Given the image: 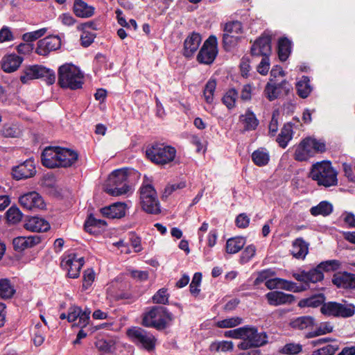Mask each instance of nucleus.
<instances>
[{"label": "nucleus", "instance_id": "nucleus-40", "mask_svg": "<svg viewBox=\"0 0 355 355\" xmlns=\"http://www.w3.org/2000/svg\"><path fill=\"white\" fill-rule=\"evenodd\" d=\"M291 52V42L287 38H282L278 42V55L281 61L288 59Z\"/></svg>", "mask_w": 355, "mask_h": 355}, {"label": "nucleus", "instance_id": "nucleus-48", "mask_svg": "<svg viewBox=\"0 0 355 355\" xmlns=\"http://www.w3.org/2000/svg\"><path fill=\"white\" fill-rule=\"evenodd\" d=\"M242 322L243 319L241 318L235 316L219 320L216 325L219 328H232L241 324Z\"/></svg>", "mask_w": 355, "mask_h": 355}, {"label": "nucleus", "instance_id": "nucleus-26", "mask_svg": "<svg viewBox=\"0 0 355 355\" xmlns=\"http://www.w3.org/2000/svg\"><path fill=\"white\" fill-rule=\"evenodd\" d=\"M332 282L334 284L340 288L355 289V275L343 272L334 276Z\"/></svg>", "mask_w": 355, "mask_h": 355}, {"label": "nucleus", "instance_id": "nucleus-50", "mask_svg": "<svg viewBox=\"0 0 355 355\" xmlns=\"http://www.w3.org/2000/svg\"><path fill=\"white\" fill-rule=\"evenodd\" d=\"M46 31V28H42L35 31L26 33L22 35V40L25 42H32L44 35Z\"/></svg>", "mask_w": 355, "mask_h": 355}, {"label": "nucleus", "instance_id": "nucleus-29", "mask_svg": "<svg viewBox=\"0 0 355 355\" xmlns=\"http://www.w3.org/2000/svg\"><path fill=\"white\" fill-rule=\"evenodd\" d=\"M73 10L77 17L82 18L90 17L94 13V8L83 0H75Z\"/></svg>", "mask_w": 355, "mask_h": 355}, {"label": "nucleus", "instance_id": "nucleus-38", "mask_svg": "<svg viewBox=\"0 0 355 355\" xmlns=\"http://www.w3.org/2000/svg\"><path fill=\"white\" fill-rule=\"evenodd\" d=\"M245 244V239L242 236L230 239L226 243V251L230 254H235L240 251Z\"/></svg>", "mask_w": 355, "mask_h": 355}, {"label": "nucleus", "instance_id": "nucleus-30", "mask_svg": "<svg viewBox=\"0 0 355 355\" xmlns=\"http://www.w3.org/2000/svg\"><path fill=\"white\" fill-rule=\"evenodd\" d=\"M239 122L245 131L254 130L259 125V121L256 115L250 110H248L239 116Z\"/></svg>", "mask_w": 355, "mask_h": 355}, {"label": "nucleus", "instance_id": "nucleus-20", "mask_svg": "<svg viewBox=\"0 0 355 355\" xmlns=\"http://www.w3.org/2000/svg\"><path fill=\"white\" fill-rule=\"evenodd\" d=\"M128 206L124 202H117L101 209L103 216L108 218H121L125 216Z\"/></svg>", "mask_w": 355, "mask_h": 355}, {"label": "nucleus", "instance_id": "nucleus-17", "mask_svg": "<svg viewBox=\"0 0 355 355\" xmlns=\"http://www.w3.org/2000/svg\"><path fill=\"white\" fill-rule=\"evenodd\" d=\"M242 24L240 21H235L227 23L224 27L223 43L231 44L237 41L242 33Z\"/></svg>", "mask_w": 355, "mask_h": 355}, {"label": "nucleus", "instance_id": "nucleus-18", "mask_svg": "<svg viewBox=\"0 0 355 355\" xmlns=\"http://www.w3.org/2000/svg\"><path fill=\"white\" fill-rule=\"evenodd\" d=\"M36 173L35 164L29 159L12 169V175L16 180L26 179L33 177Z\"/></svg>", "mask_w": 355, "mask_h": 355}, {"label": "nucleus", "instance_id": "nucleus-55", "mask_svg": "<svg viewBox=\"0 0 355 355\" xmlns=\"http://www.w3.org/2000/svg\"><path fill=\"white\" fill-rule=\"evenodd\" d=\"M302 350V346L298 343H288L281 349L280 352L285 354L295 355Z\"/></svg>", "mask_w": 355, "mask_h": 355}, {"label": "nucleus", "instance_id": "nucleus-34", "mask_svg": "<svg viewBox=\"0 0 355 355\" xmlns=\"http://www.w3.org/2000/svg\"><path fill=\"white\" fill-rule=\"evenodd\" d=\"M252 160L255 165L264 166L269 162V152L263 148H258L252 153Z\"/></svg>", "mask_w": 355, "mask_h": 355}, {"label": "nucleus", "instance_id": "nucleus-64", "mask_svg": "<svg viewBox=\"0 0 355 355\" xmlns=\"http://www.w3.org/2000/svg\"><path fill=\"white\" fill-rule=\"evenodd\" d=\"M270 69V61L268 57H263L261 61L257 66V71L261 75H266Z\"/></svg>", "mask_w": 355, "mask_h": 355}, {"label": "nucleus", "instance_id": "nucleus-21", "mask_svg": "<svg viewBox=\"0 0 355 355\" xmlns=\"http://www.w3.org/2000/svg\"><path fill=\"white\" fill-rule=\"evenodd\" d=\"M24 58L15 53L4 55L0 61L1 69L6 73H12L18 69Z\"/></svg>", "mask_w": 355, "mask_h": 355}, {"label": "nucleus", "instance_id": "nucleus-46", "mask_svg": "<svg viewBox=\"0 0 355 355\" xmlns=\"http://www.w3.org/2000/svg\"><path fill=\"white\" fill-rule=\"evenodd\" d=\"M15 293V290L9 280L4 279L0 281V298L9 299Z\"/></svg>", "mask_w": 355, "mask_h": 355}, {"label": "nucleus", "instance_id": "nucleus-7", "mask_svg": "<svg viewBox=\"0 0 355 355\" xmlns=\"http://www.w3.org/2000/svg\"><path fill=\"white\" fill-rule=\"evenodd\" d=\"M322 314L339 318H349L355 314V305L346 300L328 302L320 307Z\"/></svg>", "mask_w": 355, "mask_h": 355}, {"label": "nucleus", "instance_id": "nucleus-14", "mask_svg": "<svg viewBox=\"0 0 355 355\" xmlns=\"http://www.w3.org/2000/svg\"><path fill=\"white\" fill-rule=\"evenodd\" d=\"M61 40L58 36H47L37 42L35 53L40 55L46 56L50 52L60 48Z\"/></svg>", "mask_w": 355, "mask_h": 355}, {"label": "nucleus", "instance_id": "nucleus-22", "mask_svg": "<svg viewBox=\"0 0 355 355\" xmlns=\"http://www.w3.org/2000/svg\"><path fill=\"white\" fill-rule=\"evenodd\" d=\"M60 147H47L42 154V162L48 168L59 167Z\"/></svg>", "mask_w": 355, "mask_h": 355}, {"label": "nucleus", "instance_id": "nucleus-24", "mask_svg": "<svg viewBox=\"0 0 355 355\" xmlns=\"http://www.w3.org/2000/svg\"><path fill=\"white\" fill-rule=\"evenodd\" d=\"M288 86L286 80L279 84L268 83L264 89L265 96L270 101H274L280 96L282 90L286 92L289 91L290 88Z\"/></svg>", "mask_w": 355, "mask_h": 355}, {"label": "nucleus", "instance_id": "nucleus-58", "mask_svg": "<svg viewBox=\"0 0 355 355\" xmlns=\"http://www.w3.org/2000/svg\"><path fill=\"white\" fill-rule=\"evenodd\" d=\"M153 302L165 304L168 302V294L165 288L159 289L152 297Z\"/></svg>", "mask_w": 355, "mask_h": 355}, {"label": "nucleus", "instance_id": "nucleus-41", "mask_svg": "<svg viewBox=\"0 0 355 355\" xmlns=\"http://www.w3.org/2000/svg\"><path fill=\"white\" fill-rule=\"evenodd\" d=\"M293 138L292 125L289 123L284 125L281 130V133L277 138V141L282 148H286L288 143Z\"/></svg>", "mask_w": 355, "mask_h": 355}, {"label": "nucleus", "instance_id": "nucleus-33", "mask_svg": "<svg viewBox=\"0 0 355 355\" xmlns=\"http://www.w3.org/2000/svg\"><path fill=\"white\" fill-rule=\"evenodd\" d=\"M315 324V319L311 316L298 317L291 322L292 328L299 330L311 329Z\"/></svg>", "mask_w": 355, "mask_h": 355}, {"label": "nucleus", "instance_id": "nucleus-25", "mask_svg": "<svg viewBox=\"0 0 355 355\" xmlns=\"http://www.w3.org/2000/svg\"><path fill=\"white\" fill-rule=\"evenodd\" d=\"M41 241L40 237L37 235L28 236H18L12 241L13 247L15 250L22 251L26 248H32Z\"/></svg>", "mask_w": 355, "mask_h": 355}, {"label": "nucleus", "instance_id": "nucleus-12", "mask_svg": "<svg viewBox=\"0 0 355 355\" xmlns=\"http://www.w3.org/2000/svg\"><path fill=\"white\" fill-rule=\"evenodd\" d=\"M218 53L217 40L214 36H210L200 49L197 60L202 64H210L215 60Z\"/></svg>", "mask_w": 355, "mask_h": 355}, {"label": "nucleus", "instance_id": "nucleus-36", "mask_svg": "<svg viewBox=\"0 0 355 355\" xmlns=\"http://www.w3.org/2000/svg\"><path fill=\"white\" fill-rule=\"evenodd\" d=\"M333 205L328 201H322L318 205L312 207L310 213L313 216L322 215L327 216L333 212Z\"/></svg>", "mask_w": 355, "mask_h": 355}, {"label": "nucleus", "instance_id": "nucleus-45", "mask_svg": "<svg viewBox=\"0 0 355 355\" xmlns=\"http://www.w3.org/2000/svg\"><path fill=\"white\" fill-rule=\"evenodd\" d=\"M278 289L285 290L287 291L299 293L306 290L304 286H298L296 283L288 281L286 279L279 278Z\"/></svg>", "mask_w": 355, "mask_h": 355}, {"label": "nucleus", "instance_id": "nucleus-1", "mask_svg": "<svg viewBox=\"0 0 355 355\" xmlns=\"http://www.w3.org/2000/svg\"><path fill=\"white\" fill-rule=\"evenodd\" d=\"M338 173L328 161L314 164L310 171V178L319 186L330 187L338 184Z\"/></svg>", "mask_w": 355, "mask_h": 355}, {"label": "nucleus", "instance_id": "nucleus-56", "mask_svg": "<svg viewBox=\"0 0 355 355\" xmlns=\"http://www.w3.org/2000/svg\"><path fill=\"white\" fill-rule=\"evenodd\" d=\"M306 272L308 282L316 283L322 281L324 278L323 272L320 270L318 266L309 271H306Z\"/></svg>", "mask_w": 355, "mask_h": 355}, {"label": "nucleus", "instance_id": "nucleus-63", "mask_svg": "<svg viewBox=\"0 0 355 355\" xmlns=\"http://www.w3.org/2000/svg\"><path fill=\"white\" fill-rule=\"evenodd\" d=\"M96 347L103 352H111L113 349V343L111 341H107L103 339L98 340L96 343Z\"/></svg>", "mask_w": 355, "mask_h": 355}, {"label": "nucleus", "instance_id": "nucleus-10", "mask_svg": "<svg viewBox=\"0 0 355 355\" xmlns=\"http://www.w3.org/2000/svg\"><path fill=\"white\" fill-rule=\"evenodd\" d=\"M127 334L133 343L148 351L153 350L155 347V336L141 328L132 327L127 331Z\"/></svg>", "mask_w": 355, "mask_h": 355}, {"label": "nucleus", "instance_id": "nucleus-31", "mask_svg": "<svg viewBox=\"0 0 355 355\" xmlns=\"http://www.w3.org/2000/svg\"><path fill=\"white\" fill-rule=\"evenodd\" d=\"M59 167L71 166L78 159V154L71 150L60 148Z\"/></svg>", "mask_w": 355, "mask_h": 355}, {"label": "nucleus", "instance_id": "nucleus-44", "mask_svg": "<svg viewBox=\"0 0 355 355\" xmlns=\"http://www.w3.org/2000/svg\"><path fill=\"white\" fill-rule=\"evenodd\" d=\"M252 335L248 338L251 345L253 347H259L265 345L267 343V336L264 332L259 333L254 328H251Z\"/></svg>", "mask_w": 355, "mask_h": 355}, {"label": "nucleus", "instance_id": "nucleus-8", "mask_svg": "<svg viewBox=\"0 0 355 355\" xmlns=\"http://www.w3.org/2000/svg\"><path fill=\"white\" fill-rule=\"evenodd\" d=\"M325 150V144L320 140L308 137L302 140L296 147L294 158L297 161H306L316 153H322Z\"/></svg>", "mask_w": 355, "mask_h": 355}, {"label": "nucleus", "instance_id": "nucleus-62", "mask_svg": "<svg viewBox=\"0 0 355 355\" xmlns=\"http://www.w3.org/2000/svg\"><path fill=\"white\" fill-rule=\"evenodd\" d=\"M256 252V248L253 245L247 246L241 255V261L244 263L248 262L251 258H252Z\"/></svg>", "mask_w": 355, "mask_h": 355}, {"label": "nucleus", "instance_id": "nucleus-35", "mask_svg": "<svg viewBox=\"0 0 355 355\" xmlns=\"http://www.w3.org/2000/svg\"><path fill=\"white\" fill-rule=\"evenodd\" d=\"M106 225L105 220L96 219L92 216H89L85 223V230L90 234H98L100 229Z\"/></svg>", "mask_w": 355, "mask_h": 355}, {"label": "nucleus", "instance_id": "nucleus-28", "mask_svg": "<svg viewBox=\"0 0 355 355\" xmlns=\"http://www.w3.org/2000/svg\"><path fill=\"white\" fill-rule=\"evenodd\" d=\"M24 227L31 232H46L50 228V225L44 219L33 216L27 220Z\"/></svg>", "mask_w": 355, "mask_h": 355}, {"label": "nucleus", "instance_id": "nucleus-9", "mask_svg": "<svg viewBox=\"0 0 355 355\" xmlns=\"http://www.w3.org/2000/svg\"><path fill=\"white\" fill-rule=\"evenodd\" d=\"M147 157L157 164H166L172 162L176 155V150L163 144H155L146 150Z\"/></svg>", "mask_w": 355, "mask_h": 355}, {"label": "nucleus", "instance_id": "nucleus-39", "mask_svg": "<svg viewBox=\"0 0 355 355\" xmlns=\"http://www.w3.org/2000/svg\"><path fill=\"white\" fill-rule=\"evenodd\" d=\"M333 326L329 322H321L314 330L306 334L305 338H311L319 336L324 335L333 331Z\"/></svg>", "mask_w": 355, "mask_h": 355}, {"label": "nucleus", "instance_id": "nucleus-43", "mask_svg": "<svg viewBox=\"0 0 355 355\" xmlns=\"http://www.w3.org/2000/svg\"><path fill=\"white\" fill-rule=\"evenodd\" d=\"M216 85V80L213 78L209 79L205 85L203 96L205 102L208 104H212L214 103Z\"/></svg>", "mask_w": 355, "mask_h": 355}, {"label": "nucleus", "instance_id": "nucleus-59", "mask_svg": "<svg viewBox=\"0 0 355 355\" xmlns=\"http://www.w3.org/2000/svg\"><path fill=\"white\" fill-rule=\"evenodd\" d=\"M338 349V345H327L313 352L311 355H333Z\"/></svg>", "mask_w": 355, "mask_h": 355}, {"label": "nucleus", "instance_id": "nucleus-13", "mask_svg": "<svg viewBox=\"0 0 355 355\" xmlns=\"http://www.w3.org/2000/svg\"><path fill=\"white\" fill-rule=\"evenodd\" d=\"M90 314L89 309H85L83 311L80 307L73 306L69 309L67 320L69 322H75L78 320V322L74 323L73 326L84 328L89 324Z\"/></svg>", "mask_w": 355, "mask_h": 355}, {"label": "nucleus", "instance_id": "nucleus-19", "mask_svg": "<svg viewBox=\"0 0 355 355\" xmlns=\"http://www.w3.org/2000/svg\"><path fill=\"white\" fill-rule=\"evenodd\" d=\"M266 299L270 305L275 306L291 304L295 301V297L293 295L278 291L268 293L266 295Z\"/></svg>", "mask_w": 355, "mask_h": 355}, {"label": "nucleus", "instance_id": "nucleus-60", "mask_svg": "<svg viewBox=\"0 0 355 355\" xmlns=\"http://www.w3.org/2000/svg\"><path fill=\"white\" fill-rule=\"evenodd\" d=\"M202 280V274L196 272L190 284V291L193 295H197L200 292L199 286Z\"/></svg>", "mask_w": 355, "mask_h": 355}, {"label": "nucleus", "instance_id": "nucleus-54", "mask_svg": "<svg viewBox=\"0 0 355 355\" xmlns=\"http://www.w3.org/2000/svg\"><path fill=\"white\" fill-rule=\"evenodd\" d=\"M7 220L9 223L15 224L21 220L22 214L15 207H11L6 212Z\"/></svg>", "mask_w": 355, "mask_h": 355}, {"label": "nucleus", "instance_id": "nucleus-27", "mask_svg": "<svg viewBox=\"0 0 355 355\" xmlns=\"http://www.w3.org/2000/svg\"><path fill=\"white\" fill-rule=\"evenodd\" d=\"M332 282L334 284L340 288L355 289V275L343 272L334 276Z\"/></svg>", "mask_w": 355, "mask_h": 355}, {"label": "nucleus", "instance_id": "nucleus-42", "mask_svg": "<svg viewBox=\"0 0 355 355\" xmlns=\"http://www.w3.org/2000/svg\"><path fill=\"white\" fill-rule=\"evenodd\" d=\"M296 89L300 97L306 98L312 91L309 77L302 76V79L297 83Z\"/></svg>", "mask_w": 355, "mask_h": 355}, {"label": "nucleus", "instance_id": "nucleus-37", "mask_svg": "<svg viewBox=\"0 0 355 355\" xmlns=\"http://www.w3.org/2000/svg\"><path fill=\"white\" fill-rule=\"evenodd\" d=\"M325 297L323 294H318L311 297L302 299L298 302V306L304 307H318L322 306L325 302Z\"/></svg>", "mask_w": 355, "mask_h": 355}, {"label": "nucleus", "instance_id": "nucleus-11", "mask_svg": "<svg viewBox=\"0 0 355 355\" xmlns=\"http://www.w3.org/2000/svg\"><path fill=\"white\" fill-rule=\"evenodd\" d=\"M85 263L83 257L78 256L75 252H70L64 256L61 261V266L67 270V275L70 278H78L81 268Z\"/></svg>", "mask_w": 355, "mask_h": 355}, {"label": "nucleus", "instance_id": "nucleus-53", "mask_svg": "<svg viewBox=\"0 0 355 355\" xmlns=\"http://www.w3.org/2000/svg\"><path fill=\"white\" fill-rule=\"evenodd\" d=\"M276 275L272 269L263 270L257 273V277L254 279V285H259L262 282H266L270 277H275Z\"/></svg>", "mask_w": 355, "mask_h": 355}, {"label": "nucleus", "instance_id": "nucleus-2", "mask_svg": "<svg viewBox=\"0 0 355 355\" xmlns=\"http://www.w3.org/2000/svg\"><path fill=\"white\" fill-rule=\"evenodd\" d=\"M173 320V315L166 307L155 306L147 309L143 314L142 324L158 330L164 329Z\"/></svg>", "mask_w": 355, "mask_h": 355}, {"label": "nucleus", "instance_id": "nucleus-57", "mask_svg": "<svg viewBox=\"0 0 355 355\" xmlns=\"http://www.w3.org/2000/svg\"><path fill=\"white\" fill-rule=\"evenodd\" d=\"M340 262L337 260H328L321 262L318 265V268L323 272L324 271H334L339 268Z\"/></svg>", "mask_w": 355, "mask_h": 355}, {"label": "nucleus", "instance_id": "nucleus-49", "mask_svg": "<svg viewBox=\"0 0 355 355\" xmlns=\"http://www.w3.org/2000/svg\"><path fill=\"white\" fill-rule=\"evenodd\" d=\"M1 134L6 137H17L21 134V129L17 124H6L1 130Z\"/></svg>", "mask_w": 355, "mask_h": 355}, {"label": "nucleus", "instance_id": "nucleus-3", "mask_svg": "<svg viewBox=\"0 0 355 355\" xmlns=\"http://www.w3.org/2000/svg\"><path fill=\"white\" fill-rule=\"evenodd\" d=\"M140 204L142 209L150 214L157 215L161 213V206L157 192L153 186L146 180L139 189Z\"/></svg>", "mask_w": 355, "mask_h": 355}, {"label": "nucleus", "instance_id": "nucleus-47", "mask_svg": "<svg viewBox=\"0 0 355 355\" xmlns=\"http://www.w3.org/2000/svg\"><path fill=\"white\" fill-rule=\"evenodd\" d=\"M237 98V91L235 89H230L225 92L222 98V101L229 110H231L235 107Z\"/></svg>", "mask_w": 355, "mask_h": 355}, {"label": "nucleus", "instance_id": "nucleus-6", "mask_svg": "<svg viewBox=\"0 0 355 355\" xmlns=\"http://www.w3.org/2000/svg\"><path fill=\"white\" fill-rule=\"evenodd\" d=\"M43 78L48 85H52L55 81V74L53 70L38 64L25 67L20 76L23 84H28L35 79Z\"/></svg>", "mask_w": 355, "mask_h": 355}, {"label": "nucleus", "instance_id": "nucleus-32", "mask_svg": "<svg viewBox=\"0 0 355 355\" xmlns=\"http://www.w3.org/2000/svg\"><path fill=\"white\" fill-rule=\"evenodd\" d=\"M291 252L294 257L304 259L309 252V244L301 238L297 239L293 243Z\"/></svg>", "mask_w": 355, "mask_h": 355}, {"label": "nucleus", "instance_id": "nucleus-51", "mask_svg": "<svg viewBox=\"0 0 355 355\" xmlns=\"http://www.w3.org/2000/svg\"><path fill=\"white\" fill-rule=\"evenodd\" d=\"M95 280V272L92 268H87L83 272V289L87 290Z\"/></svg>", "mask_w": 355, "mask_h": 355}, {"label": "nucleus", "instance_id": "nucleus-61", "mask_svg": "<svg viewBox=\"0 0 355 355\" xmlns=\"http://www.w3.org/2000/svg\"><path fill=\"white\" fill-rule=\"evenodd\" d=\"M15 37L11 29L6 26H3L0 30V43L10 42L14 40Z\"/></svg>", "mask_w": 355, "mask_h": 355}, {"label": "nucleus", "instance_id": "nucleus-23", "mask_svg": "<svg viewBox=\"0 0 355 355\" xmlns=\"http://www.w3.org/2000/svg\"><path fill=\"white\" fill-rule=\"evenodd\" d=\"M202 41L200 34L192 33L189 35L184 43L183 54L187 58H190L197 51Z\"/></svg>", "mask_w": 355, "mask_h": 355}, {"label": "nucleus", "instance_id": "nucleus-15", "mask_svg": "<svg viewBox=\"0 0 355 355\" xmlns=\"http://www.w3.org/2000/svg\"><path fill=\"white\" fill-rule=\"evenodd\" d=\"M19 201L20 205L28 210L43 209L45 207L43 198L35 191L24 193L19 197Z\"/></svg>", "mask_w": 355, "mask_h": 355}, {"label": "nucleus", "instance_id": "nucleus-16", "mask_svg": "<svg viewBox=\"0 0 355 355\" xmlns=\"http://www.w3.org/2000/svg\"><path fill=\"white\" fill-rule=\"evenodd\" d=\"M251 53L254 56L269 57L271 53V38L269 35H262L252 44Z\"/></svg>", "mask_w": 355, "mask_h": 355}, {"label": "nucleus", "instance_id": "nucleus-5", "mask_svg": "<svg viewBox=\"0 0 355 355\" xmlns=\"http://www.w3.org/2000/svg\"><path fill=\"white\" fill-rule=\"evenodd\" d=\"M128 182L129 176L127 170H116L108 178L105 191L113 196L125 194L131 189Z\"/></svg>", "mask_w": 355, "mask_h": 355}, {"label": "nucleus", "instance_id": "nucleus-52", "mask_svg": "<svg viewBox=\"0 0 355 355\" xmlns=\"http://www.w3.org/2000/svg\"><path fill=\"white\" fill-rule=\"evenodd\" d=\"M233 343L232 341L223 340L220 342L213 343L211 346V350L216 352H228L233 349Z\"/></svg>", "mask_w": 355, "mask_h": 355}, {"label": "nucleus", "instance_id": "nucleus-4", "mask_svg": "<svg viewBox=\"0 0 355 355\" xmlns=\"http://www.w3.org/2000/svg\"><path fill=\"white\" fill-rule=\"evenodd\" d=\"M58 84L63 88L79 89L83 84V75L76 66L63 64L58 70Z\"/></svg>", "mask_w": 355, "mask_h": 355}]
</instances>
